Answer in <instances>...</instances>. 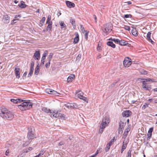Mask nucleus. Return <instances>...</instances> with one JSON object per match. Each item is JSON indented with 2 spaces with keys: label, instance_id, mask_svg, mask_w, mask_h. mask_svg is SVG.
<instances>
[{
  "label": "nucleus",
  "instance_id": "f257e3e1",
  "mask_svg": "<svg viewBox=\"0 0 157 157\" xmlns=\"http://www.w3.org/2000/svg\"><path fill=\"white\" fill-rule=\"evenodd\" d=\"M0 116L4 118L11 119L13 117V115L6 108H0Z\"/></svg>",
  "mask_w": 157,
  "mask_h": 157
},
{
  "label": "nucleus",
  "instance_id": "f03ea898",
  "mask_svg": "<svg viewBox=\"0 0 157 157\" xmlns=\"http://www.w3.org/2000/svg\"><path fill=\"white\" fill-rule=\"evenodd\" d=\"M112 25L111 23H108L102 26L101 29L104 36L107 35L112 31Z\"/></svg>",
  "mask_w": 157,
  "mask_h": 157
},
{
  "label": "nucleus",
  "instance_id": "7ed1b4c3",
  "mask_svg": "<svg viewBox=\"0 0 157 157\" xmlns=\"http://www.w3.org/2000/svg\"><path fill=\"white\" fill-rule=\"evenodd\" d=\"M33 103L30 102H24L18 105V108L22 111L29 109L32 108Z\"/></svg>",
  "mask_w": 157,
  "mask_h": 157
},
{
  "label": "nucleus",
  "instance_id": "20e7f679",
  "mask_svg": "<svg viewBox=\"0 0 157 157\" xmlns=\"http://www.w3.org/2000/svg\"><path fill=\"white\" fill-rule=\"evenodd\" d=\"M33 129V128L30 127L28 128L27 137L29 140H33L34 138H36L35 136L33 134L34 132Z\"/></svg>",
  "mask_w": 157,
  "mask_h": 157
},
{
  "label": "nucleus",
  "instance_id": "39448f33",
  "mask_svg": "<svg viewBox=\"0 0 157 157\" xmlns=\"http://www.w3.org/2000/svg\"><path fill=\"white\" fill-rule=\"evenodd\" d=\"M125 125V123H124L121 121H120L119 123V127L118 129V133L119 134H121L122 133Z\"/></svg>",
  "mask_w": 157,
  "mask_h": 157
},
{
  "label": "nucleus",
  "instance_id": "423d86ee",
  "mask_svg": "<svg viewBox=\"0 0 157 157\" xmlns=\"http://www.w3.org/2000/svg\"><path fill=\"white\" fill-rule=\"evenodd\" d=\"M132 64V61L131 59L128 57L125 58L123 61V64L126 67H128Z\"/></svg>",
  "mask_w": 157,
  "mask_h": 157
},
{
  "label": "nucleus",
  "instance_id": "0eeeda50",
  "mask_svg": "<svg viewBox=\"0 0 157 157\" xmlns=\"http://www.w3.org/2000/svg\"><path fill=\"white\" fill-rule=\"evenodd\" d=\"M110 122L109 117V116H105L102 120V122L101 124L106 126Z\"/></svg>",
  "mask_w": 157,
  "mask_h": 157
},
{
  "label": "nucleus",
  "instance_id": "6e6552de",
  "mask_svg": "<svg viewBox=\"0 0 157 157\" xmlns=\"http://www.w3.org/2000/svg\"><path fill=\"white\" fill-rule=\"evenodd\" d=\"M143 88L145 90H150L151 89V86L147 84L146 82L143 80L142 82Z\"/></svg>",
  "mask_w": 157,
  "mask_h": 157
},
{
  "label": "nucleus",
  "instance_id": "1a4fd4ad",
  "mask_svg": "<svg viewBox=\"0 0 157 157\" xmlns=\"http://www.w3.org/2000/svg\"><path fill=\"white\" fill-rule=\"evenodd\" d=\"M132 114L131 112L129 110H125L122 113V116L123 117H130Z\"/></svg>",
  "mask_w": 157,
  "mask_h": 157
},
{
  "label": "nucleus",
  "instance_id": "9d476101",
  "mask_svg": "<svg viewBox=\"0 0 157 157\" xmlns=\"http://www.w3.org/2000/svg\"><path fill=\"white\" fill-rule=\"evenodd\" d=\"M77 94L78 98L81 99H82L85 101L87 100V98L83 96V93L82 91H79Z\"/></svg>",
  "mask_w": 157,
  "mask_h": 157
},
{
  "label": "nucleus",
  "instance_id": "9b49d317",
  "mask_svg": "<svg viewBox=\"0 0 157 157\" xmlns=\"http://www.w3.org/2000/svg\"><path fill=\"white\" fill-rule=\"evenodd\" d=\"M20 70V68L18 66H16L15 67V73L16 78H20V73L19 72Z\"/></svg>",
  "mask_w": 157,
  "mask_h": 157
},
{
  "label": "nucleus",
  "instance_id": "f8f14e48",
  "mask_svg": "<svg viewBox=\"0 0 157 157\" xmlns=\"http://www.w3.org/2000/svg\"><path fill=\"white\" fill-rule=\"evenodd\" d=\"M66 3L67 7L69 8H74L75 6V4L74 3L69 1H66Z\"/></svg>",
  "mask_w": 157,
  "mask_h": 157
},
{
  "label": "nucleus",
  "instance_id": "ddd939ff",
  "mask_svg": "<svg viewBox=\"0 0 157 157\" xmlns=\"http://www.w3.org/2000/svg\"><path fill=\"white\" fill-rule=\"evenodd\" d=\"M40 54L39 51H36L34 54L33 58L39 60L40 59Z\"/></svg>",
  "mask_w": 157,
  "mask_h": 157
},
{
  "label": "nucleus",
  "instance_id": "4468645a",
  "mask_svg": "<svg viewBox=\"0 0 157 157\" xmlns=\"http://www.w3.org/2000/svg\"><path fill=\"white\" fill-rule=\"evenodd\" d=\"M3 18L5 23H8L9 22L10 18L7 15L3 16Z\"/></svg>",
  "mask_w": 157,
  "mask_h": 157
},
{
  "label": "nucleus",
  "instance_id": "2eb2a0df",
  "mask_svg": "<svg viewBox=\"0 0 157 157\" xmlns=\"http://www.w3.org/2000/svg\"><path fill=\"white\" fill-rule=\"evenodd\" d=\"M65 106L68 109H73L75 108L74 104L68 103L65 104Z\"/></svg>",
  "mask_w": 157,
  "mask_h": 157
},
{
  "label": "nucleus",
  "instance_id": "dca6fc26",
  "mask_svg": "<svg viewBox=\"0 0 157 157\" xmlns=\"http://www.w3.org/2000/svg\"><path fill=\"white\" fill-rule=\"evenodd\" d=\"M47 93L50 94H54L56 95L58 94L57 91L51 89H48L47 90Z\"/></svg>",
  "mask_w": 157,
  "mask_h": 157
},
{
  "label": "nucleus",
  "instance_id": "f3484780",
  "mask_svg": "<svg viewBox=\"0 0 157 157\" xmlns=\"http://www.w3.org/2000/svg\"><path fill=\"white\" fill-rule=\"evenodd\" d=\"M79 40V36L78 33H77L75 37L74 38V41L73 43L74 44H76L78 43Z\"/></svg>",
  "mask_w": 157,
  "mask_h": 157
},
{
  "label": "nucleus",
  "instance_id": "a211bd4d",
  "mask_svg": "<svg viewBox=\"0 0 157 157\" xmlns=\"http://www.w3.org/2000/svg\"><path fill=\"white\" fill-rule=\"evenodd\" d=\"M75 77V75L73 74H71L68 77L67 79V82H71L72 80Z\"/></svg>",
  "mask_w": 157,
  "mask_h": 157
},
{
  "label": "nucleus",
  "instance_id": "6ab92c4d",
  "mask_svg": "<svg viewBox=\"0 0 157 157\" xmlns=\"http://www.w3.org/2000/svg\"><path fill=\"white\" fill-rule=\"evenodd\" d=\"M151 32H149L147 35V38L149 42H151L152 44H153V43H154L152 40L151 39Z\"/></svg>",
  "mask_w": 157,
  "mask_h": 157
},
{
  "label": "nucleus",
  "instance_id": "aec40b11",
  "mask_svg": "<svg viewBox=\"0 0 157 157\" xmlns=\"http://www.w3.org/2000/svg\"><path fill=\"white\" fill-rule=\"evenodd\" d=\"M27 5L25 4V2L21 1L20 2V4L18 5V6L22 8H24L27 6Z\"/></svg>",
  "mask_w": 157,
  "mask_h": 157
},
{
  "label": "nucleus",
  "instance_id": "412c9836",
  "mask_svg": "<svg viewBox=\"0 0 157 157\" xmlns=\"http://www.w3.org/2000/svg\"><path fill=\"white\" fill-rule=\"evenodd\" d=\"M105 126L101 124L100 127V129L99 130V133L101 134L103 131L104 129L105 128Z\"/></svg>",
  "mask_w": 157,
  "mask_h": 157
},
{
  "label": "nucleus",
  "instance_id": "4be33fe9",
  "mask_svg": "<svg viewBox=\"0 0 157 157\" xmlns=\"http://www.w3.org/2000/svg\"><path fill=\"white\" fill-rule=\"evenodd\" d=\"M42 110L44 112L46 113H52V112H51V110L50 109H48L46 107H43L42 108Z\"/></svg>",
  "mask_w": 157,
  "mask_h": 157
},
{
  "label": "nucleus",
  "instance_id": "5701e85b",
  "mask_svg": "<svg viewBox=\"0 0 157 157\" xmlns=\"http://www.w3.org/2000/svg\"><path fill=\"white\" fill-rule=\"evenodd\" d=\"M107 44L108 46H110L113 48H115L116 46L111 41L108 42L107 43Z\"/></svg>",
  "mask_w": 157,
  "mask_h": 157
},
{
  "label": "nucleus",
  "instance_id": "b1692460",
  "mask_svg": "<svg viewBox=\"0 0 157 157\" xmlns=\"http://www.w3.org/2000/svg\"><path fill=\"white\" fill-rule=\"evenodd\" d=\"M119 43L120 45L122 46L128 44L127 42L125 41L124 40H120V42Z\"/></svg>",
  "mask_w": 157,
  "mask_h": 157
},
{
  "label": "nucleus",
  "instance_id": "393cba45",
  "mask_svg": "<svg viewBox=\"0 0 157 157\" xmlns=\"http://www.w3.org/2000/svg\"><path fill=\"white\" fill-rule=\"evenodd\" d=\"M131 32L132 34L135 36L138 35V32L136 31V29H132L131 30Z\"/></svg>",
  "mask_w": 157,
  "mask_h": 157
},
{
  "label": "nucleus",
  "instance_id": "a878e982",
  "mask_svg": "<svg viewBox=\"0 0 157 157\" xmlns=\"http://www.w3.org/2000/svg\"><path fill=\"white\" fill-rule=\"evenodd\" d=\"M39 71V65L38 64L37 66L36 67L35 69V75H38Z\"/></svg>",
  "mask_w": 157,
  "mask_h": 157
},
{
  "label": "nucleus",
  "instance_id": "bb28decb",
  "mask_svg": "<svg viewBox=\"0 0 157 157\" xmlns=\"http://www.w3.org/2000/svg\"><path fill=\"white\" fill-rule=\"evenodd\" d=\"M125 140H124L123 142V145L122 147L121 150V153H122L126 149V144H124Z\"/></svg>",
  "mask_w": 157,
  "mask_h": 157
},
{
  "label": "nucleus",
  "instance_id": "cd10ccee",
  "mask_svg": "<svg viewBox=\"0 0 157 157\" xmlns=\"http://www.w3.org/2000/svg\"><path fill=\"white\" fill-rule=\"evenodd\" d=\"M45 19V17H42V20L40 21L39 25L40 27H41L43 25V24L44 23Z\"/></svg>",
  "mask_w": 157,
  "mask_h": 157
},
{
  "label": "nucleus",
  "instance_id": "c85d7f7f",
  "mask_svg": "<svg viewBox=\"0 0 157 157\" xmlns=\"http://www.w3.org/2000/svg\"><path fill=\"white\" fill-rule=\"evenodd\" d=\"M64 117V115L62 114L61 113H57V118H61V119H63Z\"/></svg>",
  "mask_w": 157,
  "mask_h": 157
},
{
  "label": "nucleus",
  "instance_id": "c756f323",
  "mask_svg": "<svg viewBox=\"0 0 157 157\" xmlns=\"http://www.w3.org/2000/svg\"><path fill=\"white\" fill-rule=\"evenodd\" d=\"M34 71V68L30 67L29 72L28 75V77H29L33 75V72Z\"/></svg>",
  "mask_w": 157,
  "mask_h": 157
},
{
  "label": "nucleus",
  "instance_id": "7c9ffc66",
  "mask_svg": "<svg viewBox=\"0 0 157 157\" xmlns=\"http://www.w3.org/2000/svg\"><path fill=\"white\" fill-rule=\"evenodd\" d=\"M19 100H20L18 98L16 99H10V101H11V102H13L15 104L17 103L18 102V101H19Z\"/></svg>",
  "mask_w": 157,
  "mask_h": 157
},
{
  "label": "nucleus",
  "instance_id": "2f4dec72",
  "mask_svg": "<svg viewBox=\"0 0 157 157\" xmlns=\"http://www.w3.org/2000/svg\"><path fill=\"white\" fill-rule=\"evenodd\" d=\"M144 81H145L146 82H155V79H151L150 78H147V79H144Z\"/></svg>",
  "mask_w": 157,
  "mask_h": 157
},
{
  "label": "nucleus",
  "instance_id": "473e14b6",
  "mask_svg": "<svg viewBox=\"0 0 157 157\" xmlns=\"http://www.w3.org/2000/svg\"><path fill=\"white\" fill-rule=\"evenodd\" d=\"M53 56V54L52 53H50L47 59L48 61H51V59L52 58Z\"/></svg>",
  "mask_w": 157,
  "mask_h": 157
},
{
  "label": "nucleus",
  "instance_id": "72a5a7b5",
  "mask_svg": "<svg viewBox=\"0 0 157 157\" xmlns=\"http://www.w3.org/2000/svg\"><path fill=\"white\" fill-rule=\"evenodd\" d=\"M140 74L142 75H146L147 74V72L144 70H143L140 71Z\"/></svg>",
  "mask_w": 157,
  "mask_h": 157
},
{
  "label": "nucleus",
  "instance_id": "f704fd0d",
  "mask_svg": "<svg viewBox=\"0 0 157 157\" xmlns=\"http://www.w3.org/2000/svg\"><path fill=\"white\" fill-rule=\"evenodd\" d=\"M70 22L73 26H75V20L74 19H70Z\"/></svg>",
  "mask_w": 157,
  "mask_h": 157
},
{
  "label": "nucleus",
  "instance_id": "c9c22d12",
  "mask_svg": "<svg viewBox=\"0 0 157 157\" xmlns=\"http://www.w3.org/2000/svg\"><path fill=\"white\" fill-rule=\"evenodd\" d=\"M61 29L65 28L66 26V25L63 21H61L59 22Z\"/></svg>",
  "mask_w": 157,
  "mask_h": 157
},
{
  "label": "nucleus",
  "instance_id": "e433bc0d",
  "mask_svg": "<svg viewBox=\"0 0 157 157\" xmlns=\"http://www.w3.org/2000/svg\"><path fill=\"white\" fill-rule=\"evenodd\" d=\"M149 103H145L142 106V109H144L146 108L147 107H148V105H149Z\"/></svg>",
  "mask_w": 157,
  "mask_h": 157
},
{
  "label": "nucleus",
  "instance_id": "4c0bfd02",
  "mask_svg": "<svg viewBox=\"0 0 157 157\" xmlns=\"http://www.w3.org/2000/svg\"><path fill=\"white\" fill-rule=\"evenodd\" d=\"M45 151L44 150H41L39 152L38 155L39 157L44 155L45 153Z\"/></svg>",
  "mask_w": 157,
  "mask_h": 157
},
{
  "label": "nucleus",
  "instance_id": "58836bf2",
  "mask_svg": "<svg viewBox=\"0 0 157 157\" xmlns=\"http://www.w3.org/2000/svg\"><path fill=\"white\" fill-rule=\"evenodd\" d=\"M80 29L81 31H82V33H84L85 32H86V31L85 30L84 27L82 25H80Z\"/></svg>",
  "mask_w": 157,
  "mask_h": 157
},
{
  "label": "nucleus",
  "instance_id": "ea45409f",
  "mask_svg": "<svg viewBox=\"0 0 157 157\" xmlns=\"http://www.w3.org/2000/svg\"><path fill=\"white\" fill-rule=\"evenodd\" d=\"M109 40H111L112 41L118 43L120 42V40L118 39L110 38L109 39Z\"/></svg>",
  "mask_w": 157,
  "mask_h": 157
},
{
  "label": "nucleus",
  "instance_id": "a19ab883",
  "mask_svg": "<svg viewBox=\"0 0 157 157\" xmlns=\"http://www.w3.org/2000/svg\"><path fill=\"white\" fill-rule=\"evenodd\" d=\"M132 17V15L131 14H125L124 15V16L123 17L124 18H131Z\"/></svg>",
  "mask_w": 157,
  "mask_h": 157
},
{
  "label": "nucleus",
  "instance_id": "79ce46f5",
  "mask_svg": "<svg viewBox=\"0 0 157 157\" xmlns=\"http://www.w3.org/2000/svg\"><path fill=\"white\" fill-rule=\"evenodd\" d=\"M124 28L126 30L129 31L130 30V27L128 26L124 25Z\"/></svg>",
  "mask_w": 157,
  "mask_h": 157
},
{
  "label": "nucleus",
  "instance_id": "37998d69",
  "mask_svg": "<svg viewBox=\"0 0 157 157\" xmlns=\"http://www.w3.org/2000/svg\"><path fill=\"white\" fill-rule=\"evenodd\" d=\"M131 150L129 149L128 152L127 157H131Z\"/></svg>",
  "mask_w": 157,
  "mask_h": 157
},
{
  "label": "nucleus",
  "instance_id": "c03bdc74",
  "mask_svg": "<svg viewBox=\"0 0 157 157\" xmlns=\"http://www.w3.org/2000/svg\"><path fill=\"white\" fill-rule=\"evenodd\" d=\"M128 133L127 131H125L124 133L123 134V138H125L127 136Z\"/></svg>",
  "mask_w": 157,
  "mask_h": 157
},
{
  "label": "nucleus",
  "instance_id": "a18cd8bd",
  "mask_svg": "<svg viewBox=\"0 0 157 157\" xmlns=\"http://www.w3.org/2000/svg\"><path fill=\"white\" fill-rule=\"evenodd\" d=\"M45 58L42 57L41 59V64L44 65L45 61Z\"/></svg>",
  "mask_w": 157,
  "mask_h": 157
},
{
  "label": "nucleus",
  "instance_id": "49530a36",
  "mask_svg": "<svg viewBox=\"0 0 157 157\" xmlns=\"http://www.w3.org/2000/svg\"><path fill=\"white\" fill-rule=\"evenodd\" d=\"M50 62L51 61H48V62L46 63L45 64V67L46 68H48L49 67L50 64Z\"/></svg>",
  "mask_w": 157,
  "mask_h": 157
},
{
  "label": "nucleus",
  "instance_id": "de8ad7c7",
  "mask_svg": "<svg viewBox=\"0 0 157 157\" xmlns=\"http://www.w3.org/2000/svg\"><path fill=\"white\" fill-rule=\"evenodd\" d=\"M153 129H154L153 127H151V128H150L149 129V130L148 131V133L152 134V132L153 130Z\"/></svg>",
  "mask_w": 157,
  "mask_h": 157
},
{
  "label": "nucleus",
  "instance_id": "09e8293b",
  "mask_svg": "<svg viewBox=\"0 0 157 157\" xmlns=\"http://www.w3.org/2000/svg\"><path fill=\"white\" fill-rule=\"evenodd\" d=\"M52 28V25L50 24H48V25L47 27V30H50Z\"/></svg>",
  "mask_w": 157,
  "mask_h": 157
},
{
  "label": "nucleus",
  "instance_id": "8fccbe9b",
  "mask_svg": "<svg viewBox=\"0 0 157 157\" xmlns=\"http://www.w3.org/2000/svg\"><path fill=\"white\" fill-rule=\"evenodd\" d=\"M81 57V54H79L76 57V60L79 61Z\"/></svg>",
  "mask_w": 157,
  "mask_h": 157
},
{
  "label": "nucleus",
  "instance_id": "3c124183",
  "mask_svg": "<svg viewBox=\"0 0 157 157\" xmlns=\"http://www.w3.org/2000/svg\"><path fill=\"white\" fill-rule=\"evenodd\" d=\"M34 61H32L31 63V68H34Z\"/></svg>",
  "mask_w": 157,
  "mask_h": 157
},
{
  "label": "nucleus",
  "instance_id": "603ef678",
  "mask_svg": "<svg viewBox=\"0 0 157 157\" xmlns=\"http://www.w3.org/2000/svg\"><path fill=\"white\" fill-rule=\"evenodd\" d=\"M89 32L88 31H86L85 34V39L86 40L88 38V35Z\"/></svg>",
  "mask_w": 157,
  "mask_h": 157
},
{
  "label": "nucleus",
  "instance_id": "864d4df0",
  "mask_svg": "<svg viewBox=\"0 0 157 157\" xmlns=\"http://www.w3.org/2000/svg\"><path fill=\"white\" fill-rule=\"evenodd\" d=\"M110 146L107 145L106 147L105 148V150L106 152H107V151H109V149L110 148Z\"/></svg>",
  "mask_w": 157,
  "mask_h": 157
},
{
  "label": "nucleus",
  "instance_id": "5fc2aeb1",
  "mask_svg": "<svg viewBox=\"0 0 157 157\" xmlns=\"http://www.w3.org/2000/svg\"><path fill=\"white\" fill-rule=\"evenodd\" d=\"M21 16L20 15H17L15 16V18L17 20H18L19 18H21Z\"/></svg>",
  "mask_w": 157,
  "mask_h": 157
},
{
  "label": "nucleus",
  "instance_id": "6e6d98bb",
  "mask_svg": "<svg viewBox=\"0 0 157 157\" xmlns=\"http://www.w3.org/2000/svg\"><path fill=\"white\" fill-rule=\"evenodd\" d=\"M57 113L51 115V117H55L56 118H57Z\"/></svg>",
  "mask_w": 157,
  "mask_h": 157
},
{
  "label": "nucleus",
  "instance_id": "4d7b16f0",
  "mask_svg": "<svg viewBox=\"0 0 157 157\" xmlns=\"http://www.w3.org/2000/svg\"><path fill=\"white\" fill-rule=\"evenodd\" d=\"M113 142V141H112V140H111L107 145L110 146L112 144Z\"/></svg>",
  "mask_w": 157,
  "mask_h": 157
},
{
  "label": "nucleus",
  "instance_id": "13d9d810",
  "mask_svg": "<svg viewBox=\"0 0 157 157\" xmlns=\"http://www.w3.org/2000/svg\"><path fill=\"white\" fill-rule=\"evenodd\" d=\"M64 144V142L63 141H61L59 144V146H61Z\"/></svg>",
  "mask_w": 157,
  "mask_h": 157
},
{
  "label": "nucleus",
  "instance_id": "bf43d9fd",
  "mask_svg": "<svg viewBox=\"0 0 157 157\" xmlns=\"http://www.w3.org/2000/svg\"><path fill=\"white\" fill-rule=\"evenodd\" d=\"M10 150H7L5 153V155H6L7 156L8 154L10 153Z\"/></svg>",
  "mask_w": 157,
  "mask_h": 157
},
{
  "label": "nucleus",
  "instance_id": "052dcab7",
  "mask_svg": "<svg viewBox=\"0 0 157 157\" xmlns=\"http://www.w3.org/2000/svg\"><path fill=\"white\" fill-rule=\"evenodd\" d=\"M51 19V16L50 15H49L48 16V18L47 19V20L48 21H50Z\"/></svg>",
  "mask_w": 157,
  "mask_h": 157
},
{
  "label": "nucleus",
  "instance_id": "680f3d73",
  "mask_svg": "<svg viewBox=\"0 0 157 157\" xmlns=\"http://www.w3.org/2000/svg\"><path fill=\"white\" fill-rule=\"evenodd\" d=\"M33 148L32 147H29L26 152V153H27L28 151H30L32 150Z\"/></svg>",
  "mask_w": 157,
  "mask_h": 157
},
{
  "label": "nucleus",
  "instance_id": "e2e57ef3",
  "mask_svg": "<svg viewBox=\"0 0 157 157\" xmlns=\"http://www.w3.org/2000/svg\"><path fill=\"white\" fill-rule=\"evenodd\" d=\"M97 50L98 51H101V47L100 46H98L97 48Z\"/></svg>",
  "mask_w": 157,
  "mask_h": 157
},
{
  "label": "nucleus",
  "instance_id": "0e129e2a",
  "mask_svg": "<svg viewBox=\"0 0 157 157\" xmlns=\"http://www.w3.org/2000/svg\"><path fill=\"white\" fill-rule=\"evenodd\" d=\"M147 136H148V138H149V139L151 138L152 134L151 133H148L147 134Z\"/></svg>",
  "mask_w": 157,
  "mask_h": 157
},
{
  "label": "nucleus",
  "instance_id": "69168bd1",
  "mask_svg": "<svg viewBox=\"0 0 157 157\" xmlns=\"http://www.w3.org/2000/svg\"><path fill=\"white\" fill-rule=\"evenodd\" d=\"M47 53L45 52H44V54H43V56L42 57L45 58H46V57L47 56Z\"/></svg>",
  "mask_w": 157,
  "mask_h": 157
},
{
  "label": "nucleus",
  "instance_id": "338daca9",
  "mask_svg": "<svg viewBox=\"0 0 157 157\" xmlns=\"http://www.w3.org/2000/svg\"><path fill=\"white\" fill-rule=\"evenodd\" d=\"M117 83V82H113V83L111 84V86L113 87V86H114L116 85V84Z\"/></svg>",
  "mask_w": 157,
  "mask_h": 157
},
{
  "label": "nucleus",
  "instance_id": "774afa93",
  "mask_svg": "<svg viewBox=\"0 0 157 157\" xmlns=\"http://www.w3.org/2000/svg\"><path fill=\"white\" fill-rule=\"evenodd\" d=\"M125 3L128 4V5H130L132 4V2L130 1H128L126 2H125Z\"/></svg>",
  "mask_w": 157,
  "mask_h": 157
}]
</instances>
